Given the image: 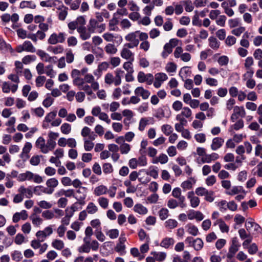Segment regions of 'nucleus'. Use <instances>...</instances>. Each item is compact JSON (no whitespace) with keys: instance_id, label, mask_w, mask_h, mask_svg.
Instances as JSON below:
<instances>
[{"instance_id":"423d86ee","label":"nucleus","mask_w":262,"mask_h":262,"mask_svg":"<svg viewBox=\"0 0 262 262\" xmlns=\"http://www.w3.org/2000/svg\"><path fill=\"white\" fill-rule=\"evenodd\" d=\"M126 241V238L125 236V234L122 233L114 248L115 251L119 253L121 255H123L126 253V246L125 245Z\"/></svg>"},{"instance_id":"a211bd4d","label":"nucleus","mask_w":262,"mask_h":262,"mask_svg":"<svg viewBox=\"0 0 262 262\" xmlns=\"http://www.w3.org/2000/svg\"><path fill=\"white\" fill-rule=\"evenodd\" d=\"M134 93L139 97H141L143 100L147 99L150 95V92L142 86H138L136 88Z\"/></svg>"},{"instance_id":"f8f14e48","label":"nucleus","mask_w":262,"mask_h":262,"mask_svg":"<svg viewBox=\"0 0 262 262\" xmlns=\"http://www.w3.org/2000/svg\"><path fill=\"white\" fill-rule=\"evenodd\" d=\"M187 216L189 220L195 219L197 222H200L204 219L205 216L200 211L190 210L187 212Z\"/></svg>"},{"instance_id":"4c0bfd02","label":"nucleus","mask_w":262,"mask_h":262,"mask_svg":"<svg viewBox=\"0 0 262 262\" xmlns=\"http://www.w3.org/2000/svg\"><path fill=\"white\" fill-rule=\"evenodd\" d=\"M150 254L155 257L156 261L159 262L164 261L167 256L166 253L164 252L152 251Z\"/></svg>"},{"instance_id":"bb28decb","label":"nucleus","mask_w":262,"mask_h":262,"mask_svg":"<svg viewBox=\"0 0 262 262\" xmlns=\"http://www.w3.org/2000/svg\"><path fill=\"white\" fill-rule=\"evenodd\" d=\"M32 148V145L30 142H26L23 148L22 152L21 153V157L25 160L28 159L30 157L29 154Z\"/></svg>"},{"instance_id":"4d7b16f0","label":"nucleus","mask_w":262,"mask_h":262,"mask_svg":"<svg viewBox=\"0 0 262 262\" xmlns=\"http://www.w3.org/2000/svg\"><path fill=\"white\" fill-rule=\"evenodd\" d=\"M150 118L147 117L142 118L139 121L138 129L143 132L145 127L149 124Z\"/></svg>"},{"instance_id":"a19ab883","label":"nucleus","mask_w":262,"mask_h":262,"mask_svg":"<svg viewBox=\"0 0 262 262\" xmlns=\"http://www.w3.org/2000/svg\"><path fill=\"white\" fill-rule=\"evenodd\" d=\"M124 71L121 70L117 69L115 71V76H114V85L118 86L121 83V78L123 76Z\"/></svg>"},{"instance_id":"f03ea898","label":"nucleus","mask_w":262,"mask_h":262,"mask_svg":"<svg viewBox=\"0 0 262 262\" xmlns=\"http://www.w3.org/2000/svg\"><path fill=\"white\" fill-rule=\"evenodd\" d=\"M179 40L176 38L170 39L168 42L166 43L164 47L163 51L161 53V56L163 58H166L173 51V49L178 45Z\"/></svg>"},{"instance_id":"0eeeda50","label":"nucleus","mask_w":262,"mask_h":262,"mask_svg":"<svg viewBox=\"0 0 262 262\" xmlns=\"http://www.w3.org/2000/svg\"><path fill=\"white\" fill-rule=\"evenodd\" d=\"M137 80L140 83L145 82L148 85H151L154 82V77L152 74H145L142 71H140L137 75Z\"/></svg>"},{"instance_id":"cd10ccee","label":"nucleus","mask_w":262,"mask_h":262,"mask_svg":"<svg viewBox=\"0 0 262 262\" xmlns=\"http://www.w3.org/2000/svg\"><path fill=\"white\" fill-rule=\"evenodd\" d=\"M219 158V156L217 153L212 152L211 154H207L205 156L202 157L201 162L203 163H210L212 161H214Z\"/></svg>"},{"instance_id":"393cba45","label":"nucleus","mask_w":262,"mask_h":262,"mask_svg":"<svg viewBox=\"0 0 262 262\" xmlns=\"http://www.w3.org/2000/svg\"><path fill=\"white\" fill-rule=\"evenodd\" d=\"M81 135L84 138L88 137L90 140H94L97 137V135L87 126H85L82 129Z\"/></svg>"},{"instance_id":"4be33fe9","label":"nucleus","mask_w":262,"mask_h":262,"mask_svg":"<svg viewBox=\"0 0 262 262\" xmlns=\"http://www.w3.org/2000/svg\"><path fill=\"white\" fill-rule=\"evenodd\" d=\"M110 67V63L107 61H103L98 65L97 69L94 71L95 75L100 77L103 72L107 71Z\"/></svg>"},{"instance_id":"6ab92c4d","label":"nucleus","mask_w":262,"mask_h":262,"mask_svg":"<svg viewBox=\"0 0 262 262\" xmlns=\"http://www.w3.org/2000/svg\"><path fill=\"white\" fill-rule=\"evenodd\" d=\"M28 217V214L27 211L25 210H23L20 212L15 213L12 217L13 222L16 223H18L20 220L25 221Z\"/></svg>"},{"instance_id":"2f4dec72","label":"nucleus","mask_w":262,"mask_h":262,"mask_svg":"<svg viewBox=\"0 0 262 262\" xmlns=\"http://www.w3.org/2000/svg\"><path fill=\"white\" fill-rule=\"evenodd\" d=\"M108 188L104 185H100L95 188L93 194L97 196H100L107 193Z\"/></svg>"},{"instance_id":"69168bd1","label":"nucleus","mask_w":262,"mask_h":262,"mask_svg":"<svg viewBox=\"0 0 262 262\" xmlns=\"http://www.w3.org/2000/svg\"><path fill=\"white\" fill-rule=\"evenodd\" d=\"M138 236L140 241H145L147 243H149L150 238L149 235L143 229H141L138 232Z\"/></svg>"},{"instance_id":"412c9836","label":"nucleus","mask_w":262,"mask_h":262,"mask_svg":"<svg viewBox=\"0 0 262 262\" xmlns=\"http://www.w3.org/2000/svg\"><path fill=\"white\" fill-rule=\"evenodd\" d=\"M192 111L188 107H184L181 111V112L177 115L176 118H180L181 119H186L191 118Z\"/></svg>"},{"instance_id":"7c9ffc66","label":"nucleus","mask_w":262,"mask_h":262,"mask_svg":"<svg viewBox=\"0 0 262 262\" xmlns=\"http://www.w3.org/2000/svg\"><path fill=\"white\" fill-rule=\"evenodd\" d=\"M240 193L245 194V191L243 186H234L231 187L228 191H226V193L229 195H234Z\"/></svg>"},{"instance_id":"3c124183","label":"nucleus","mask_w":262,"mask_h":262,"mask_svg":"<svg viewBox=\"0 0 262 262\" xmlns=\"http://www.w3.org/2000/svg\"><path fill=\"white\" fill-rule=\"evenodd\" d=\"M98 207L93 203L89 202L86 206V211L88 214H94L98 211Z\"/></svg>"},{"instance_id":"774afa93","label":"nucleus","mask_w":262,"mask_h":262,"mask_svg":"<svg viewBox=\"0 0 262 262\" xmlns=\"http://www.w3.org/2000/svg\"><path fill=\"white\" fill-rule=\"evenodd\" d=\"M257 143L254 148V154L256 157H258L261 159V161L260 163H262V145L259 143V141H258Z\"/></svg>"},{"instance_id":"ea45409f","label":"nucleus","mask_w":262,"mask_h":262,"mask_svg":"<svg viewBox=\"0 0 262 262\" xmlns=\"http://www.w3.org/2000/svg\"><path fill=\"white\" fill-rule=\"evenodd\" d=\"M30 220L34 226L39 227L42 223L43 220L36 213L32 214L30 217Z\"/></svg>"},{"instance_id":"680f3d73","label":"nucleus","mask_w":262,"mask_h":262,"mask_svg":"<svg viewBox=\"0 0 262 262\" xmlns=\"http://www.w3.org/2000/svg\"><path fill=\"white\" fill-rule=\"evenodd\" d=\"M48 50L55 54H58L62 53L63 52L64 48L61 45H57L48 47Z\"/></svg>"},{"instance_id":"c03bdc74","label":"nucleus","mask_w":262,"mask_h":262,"mask_svg":"<svg viewBox=\"0 0 262 262\" xmlns=\"http://www.w3.org/2000/svg\"><path fill=\"white\" fill-rule=\"evenodd\" d=\"M176 119L179 122L175 124V129L178 132L181 133L184 129V126L187 125V121L186 119H181L180 118Z\"/></svg>"},{"instance_id":"c9c22d12","label":"nucleus","mask_w":262,"mask_h":262,"mask_svg":"<svg viewBox=\"0 0 262 262\" xmlns=\"http://www.w3.org/2000/svg\"><path fill=\"white\" fill-rule=\"evenodd\" d=\"M209 46L213 50L217 51L220 47V42L214 37L210 36L208 38Z\"/></svg>"},{"instance_id":"ddd939ff","label":"nucleus","mask_w":262,"mask_h":262,"mask_svg":"<svg viewBox=\"0 0 262 262\" xmlns=\"http://www.w3.org/2000/svg\"><path fill=\"white\" fill-rule=\"evenodd\" d=\"M148 38V34L146 33H141L140 35V40L142 41L140 45V49L143 50L144 52L148 51L150 45L147 40Z\"/></svg>"},{"instance_id":"f3484780","label":"nucleus","mask_w":262,"mask_h":262,"mask_svg":"<svg viewBox=\"0 0 262 262\" xmlns=\"http://www.w3.org/2000/svg\"><path fill=\"white\" fill-rule=\"evenodd\" d=\"M58 184L59 182L58 180L55 178H50L46 181V188L50 194H51L54 192L55 188L58 186Z\"/></svg>"},{"instance_id":"e433bc0d","label":"nucleus","mask_w":262,"mask_h":262,"mask_svg":"<svg viewBox=\"0 0 262 262\" xmlns=\"http://www.w3.org/2000/svg\"><path fill=\"white\" fill-rule=\"evenodd\" d=\"M168 161L167 156L164 154H160L158 157L152 159V163L157 164L160 163L162 164L166 163Z\"/></svg>"},{"instance_id":"473e14b6","label":"nucleus","mask_w":262,"mask_h":262,"mask_svg":"<svg viewBox=\"0 0 262 262\" xmlns=\"http://www.w3.org/2000/svg\"><path fill=\"white\" fill-rule=\"evenodd\" d=\"M175 243V241L172 237H166L163 238L160 244V246L165 249H168L172 247Z\"/></svg>"},{"instance_id":"8fccbe9b","label":"nucleus","mask_w":262,"mask_h":262,"mask_svg":"<svg viewBox=\"0 0 262 262\" xmlns=\"http://www.w3.org/2000/svg\"><path fill=\"white\" fill-rule=\"evenodd\" d=\"M105 233L111 239H116L119 236V231L117 229H106Z\"/></svg>"},{"instance_id":"603ef678","label":"nucleus","mask_w":262,"mask_h":262,"mask_svg":"<svg viewBox=\"0 0 262 262\" xmlns=\"http://www.w3.org/2000/svg\"><path fill=\"white\" fill-rule=\"evenodd\" d=\"M204 247V242L203 240L199 237L194 239L192 247L195 251H200Z\"/></svg>"},{"instance_id":"58836bf2","label":"nucleus","mask_w":262,"mask_h":262,"mask_svg":"<svg viewBox=\"0 0 262 262\" xmlns=\"http://www.w3.org/2000/svg\"><path fill=\"white\" fill-rule=\"evenodd\" d=\"M165 228L169 231L176 228L178 225V222L174 219H168L164 224Z\"/></svg>"},{"instance_id":"49530a36","label":"nucleus","mask_w":262,"mask_h":262,"mask_svg":"<svg viewBox=\"0 0 262 262\" xmlns=\"http://www.w3.org/2000/svg\"><path fill=\"white\" fill-rule=\"evenodd\" d=\"M33 191L36 195H40L42 193L50 194L48 190L46 187H44L42 185H38L33 188Z\"/></svg>"},{"instance_id":"bf43d9fd","label":"nucleus","mask_w":262,"mask_h":262,"mask_svg":"<svg viewBox=\"0 0 262 262\" xmlns=\"http://www.w3.org/2000/svg\"><path fill=\"white\" fill-rule=\"evenodd\" d=\"M15 73L19 76L23 75L24 65L19 61H16L14 63Z\"/></svg>"},{"instance_id":"37998d69","label":"nucleus","mask_w":262,"mask_h":262,"mask_svg":"<svg viewBox=\"0 0 262 262\" xmlns=\"http://www.w3.org/2000/svg\"><path fill=\"white\" fill-rule=\"evenodd\" d=\"M195 183V180L193 178L191 177L189 180L182 182L181 186L184 190H189L192 188V185Z\"/></svg>"},{"instance_id":"c85d7f7f","label":"nucleus","mask_w":262,"mask_h":262,"mask_svg":"<svg viewBox=\"0 0 262 262\" xmlns=\"http://www.w3.org/2000/svg\"><path fill=\"white\" fill-rule=\"evenodd\" d=\"M224 140L221 137H215L213 139L211 144V148L212 150H216L223 145Z\"/></svg>"},{"instance_id":"4468645a","label":"nucleus","mask_w":262,"mask_h":262,"mask_svg":"<svg viewBox=\"0 0 262 262\" xmlns=\"http://www.w3.org/2000/svg\"><path fill=\"white\" fill-rule=\"evenodd\" d=\"M167 205L168 208L172 209H175L178 207H180L181 208H184L187 206L186 202H183L182 203L178 200L177 201V200L173 198L169 199L168 200Z\"/></svg>"},{"instance_id":"5701e85b","label":"nucleus","mask_w":262,"mask_h":262,"mask_svg":"<svg viewBox=\"0 0 262 262\" xmlns=\"http://www.w3.org/2000/svg\"><path fill=\"white\" fill-rule=\"evenodd\" d=\"M18 192L21 193L24 198H31L33 196V191L31 186L25 187L24 186H20L18 189Z\"/></svg>"},{"instance_id":"a878e982","label":"nucleus","mask_w":262,"mask_h":262,"mask_svg":"<svg viewBox=\"0 0 262 262\" xmlns=\"http://www.w3.org/2000/svg\"><path fill=\"white\" fill-rule=\"evenodd\" d=\"M46 34L42 31L38 30L35 34H29L28 38L31 39L34 42H36L37 39L43 40L45 38Z\"/></svg>"},{"instance_id":"20e7f679","label":"nucleus","mask_w":262,"mask_h":262,"mask_svg":"<svg viewBox=\"0 0 262 262\" xmlns=\"http://www.w3.org/2000/svg\"><path fill=\"white\" fill-rule=\"evenodd\" d=\"M173 56L176 59L180 58L184 62H188L191 58V55L187 52L183 53V50L180 46H177L174 52Z\"/></svg>"},{"instance_id":"5fc2aeb1","label":"nucleus","mask_w":262,"mask_h":262,"mask_svg":"<svg viewBox=\"0 0 262 262\" xmlns=\"http://www.w3.org/2000/svg\"><path fill=\"white\" fill-rule=\"evenodd\" d=\"M36 60V56L34 55H27L25 56L21 59L23 64H29Z\"/></svg>"},{"instance_id":"2eb2a0df","label":"nucleus","mask_w":262,"mask_h":262,"mask_svg":"<svg viewBox=\"0 0 262 262\" xmlns=\"http://www.w3.org/2000/svg\"><path fill=\"white\" fill-rule=\"evenodd\" d=\"M187 198L189 199L190 202V206L192 208L198 207L200 204V198L195 195L193 191H189L187 194Z\"/></svg>"},{"instance_id":"1a4fd4ad","label":"nucleus","mask_w":262,"mask_h":262,"mask_svg":"<svg viewBox=\"0 0 262 262\" xmlns=\"http://www.w3.org/2000/svg\"><path fill=\"white\" fill-rule=\"evenodd\" d=\"M69 8L63 4L56 7V13L59 20L64 21L68 15Z\"/></svg>"},{"instance_id":"f257e3e1","label":"nucleus","mask_w":262,"mask_h":262,"mask_svg":"<svg viewBox=\"0 0 262 262\" xmlns=\"http://www.w3.org/2000/svg\"><path fill=\"white\" fill-rule=\"evenodd\" d=\"M143 33L140 31H136L128 33L125 36V40L128 42L125 44L127 45L128 47H131L133 48L137 47L139 44L138 38L140 39V34Z\"/></svg>"},{"instance_id":"de8ad7c7","label":"nucleus","mask_w":262,"mask_h":262,"mask_svg":"<svg viewBox=\"0 0 262 262\" xmlns=\"http://www.w3.org/2000/svg\"><path fill=\"white\" fill-rule=\"evenodd\" d=\"M99 205L103 209H106L108 207L109 200L104 196H100L97 199Z\"/></svg>"},{"instance_id":"72a5a7b5","label":"nucleus","mask_w":262,"mask_h":262,"mask_svg":"<svg viewBox=\"0 0 262 262\" xmlns=\"http://www.w3.org/2000/svg\"><path fill=\"white\" fill-rule=\"evenodd\" d=\"M133 210L136 213L142 215H145L148 212L147 208L140 203L136 204L134 206Z\"/></svg>"},{"instance_id":"b1692460","label":"nucleus","mask_w":262,"mask_h":262,"mask_svg":"<svg viewBox=\"0 0 262 262\" xmlns=\"http://www.w3.org/2000/svg\"><path fill=\"white\" fill-rule=\"evenodd\" d=\"M80 35V37L83 40H86L90 38L91 33L93 32H90L89 30V27L88 29L85 27H78L77 31Z\"/></svg>"},{"instance_id":"a18cd8bd","label":"nucleus","mask_w":262,"mask_h":262,"mask_svg":"<svg viewBox=\"0 0 262 262\" xmlns=\"http://www.w3.org/2000/svg\"><path fill=\"white\" fill-rule=\"evenodd\" d=\"M51 246L57 250H61L64 247V243L63 241L59 239H54L51 243Z\"/></svg>"},{"instance_id":"6e6552de","label":"nucleus","mask_w":262,"mask_h":262,"mask_svg":"<svg viewBox=\"0 0 262 262\" xmlns=\"http://www.w3.org/2000/svg\"><path fill=\"white\" fill-rule=\"evenodd\" d=\"M133 48L131 47H128L127 45L124 44L120 51L121 57L126 60L134 61L135 54L130 50V49Z\"/></svg>"},{"instance_id":"aec40b11","label":"nucleus","mask_w":262,"mask_h":262,"mask_svg":"<svg viewBox=\"0 0 262 262\" xmlns=\"http://www.w3.org/2000/svg\"><path fill=\"white\" fill-rule=\"evenodd\" d=\"M191 257L189 252L186 250L183 252L182 257L178 255L174 256L172 262H190Z\"/></svg>"},{"instance_id":"0e129e2a","label":"nucleus","mask_w":262,"mask_h":262,"mask_svg":"<svg viewBox=\"0 0 262 262\" xmlns=\"http://www.w3.org/2000/svg\"><path fill=\"white\" fill-rule=\"evenodd\" d=\"M103 172L105 174L112 173L114 171L113 165L110 163H104L102 164Z\"/></svg>"},{"instance_id":"39448f33","label":"nucleus","mask_w":262,"mask_h":262,"mask_svg":"<svg viewBox=\"0 0 262 262\" xmlns=\"http://www.w3.org/2000/svg\"><path fill=\"white\" fill-rule=\"evenodd\" d=\"M66 34L64 32L59 33H53L49 37L48 42L50 45H56L57 43H63L65 41Z\"/></svg>"},{"instance_id":"9b49d317","label":"nucleus","mask_w":262,"mask_h":262,"mask_svg":"<svg viewBox=\"0 0 262 262\" xmlns=\"http://www.w3.org/2000/svg\"><path fill=\"white\" fill-rule=\"evenodd\" d=\"M35 146L43 154L49 152L45 139L42 137H39L35 142Z\"/></svg>"},{"instance_id":"dca6fc26","label":"nucleus","mask_w":262,"mask_h":262,"mask_svg":"<svg viewBox=\"0 0 262 262\" xmlns=\"http://www.w3.org/2000/svg\"><path fill=\"white\" fill-rule=\"evenodd\" d=\"M168 78L167 75L164 73H158L155 75V79L154 82V86L156 88H159L162 83Z\"/></svg>"},{"instance_id":"c756f323","label":"nucleus","mask_w":262,"mask_h":262,"mask_svg":"<svg viewBox=\"0 0 262 262\" xmlns=\"http://www.w3.org/2000/svg\"><path fill=\"white\" fill-rule=\"evenodd\" d=\"M83 242V244L78 248V250L80 253H88L91 249L90 247V241L88 238L84 237Z\"/></svg>"},{"instance_id":"f704fd0d","label":"nucleus","mask_w":262,"mask_h":262,"mask_svg":"<svg viewBox=\"0 0 262 262\" xmlns=\"http://www.w3.org/2000/svg\"><path fill=\"white\" fill-rule=\"evenodd\" d=\"M172 196L176 199H177L179 201L182 203L183 202H186V199L185 196L182 195L181 190L179 187L174 188L172 191L171 193Z\"/></svg>"},{"instance_id":"7ed1b4c3","label":"nucleus","mask_w":262,"mask_h":262,"mask_svg":"<svg viewBox=\"0 0 262 262\" xmlns=\"http://www.w3.org/2000/svg\"><path fill=\"white\" fill-rule=\"evenodd\" d=\"M15 51L18 53L24 51L34 53L36 52V49L30 41L26 40L21 45L17 46Z\"/></svg>"},{"instance_id":"9d476101","label":"nucleus","mask_w":262,"mask_h":262,"mask_svg":"<svg viewBox=\"0 0 262 262\" xmlns=\"http://www.w3.org/2000/svg\"><path fill=\"white\" fill-rule=\"evenodd\" d=\"M18 85L17 84H12L10 81H5L2 83V92L4 93H9L11 92L15 93L18 89Z\"/></svg>"},{"instance_id":"13d9d810","label":"nucleus","mask_w":262,"mask_h":262,"mask_svg":"<svg viewBox=\"0 0 262 262\" xmlns=\"http://www.w3.org/2000/svg\"><path fill=\"white\" fill-rule=\"evenodd\" d=\"M104 50L107 54L114 55L117 52V49L114 44L108 43L104 47Z\"/></svg>"},{"instance_id":"09e8293b","label":"nucleus","mask_w":262,"mask_h":262,"mask_svg":"<svg viewBox=\"0 0 262 262\" xmlns=\"http://www.w3.org/2000/svg\"><path fill=\"white\" fill-rule=\"evenodd\" d=\"M130 254L134 257L137 258L138 260L140 261L145 257L144 255L142 254L140 250L137 248H132L130 250Z\"/></svg>"},{"instance_id":"338daca9","label":"nucleus","mask_w":262,"mask_h":262,"mask_svg":"<svg viewBox=\"0 0 262 262\" xmlns=\"http://www.w3.org/2000/svg\"><path fill=\"white\" fill-rule=\"evenodd\" d=\"M134 61L128 60L125 62L123 64V69L128 73H133L134 72L133 62Z\"/></svg>"},{"instance_id":"79ce46f5","label":"nucleus","mask_w":262,"mask_h":262,"mask_svg":"<svg viewBox=\"0 0 262 262\" xmlns=\"http://www.w3.org/2000/svg\"><path fill=\"white\" fill-rule=\"evenodd\" d=\"M187 232L193 236H196L199 233L198 227L191 223L187 224L186 226Z\"/></svg>"},{"instance_id":"e2e57ef3","label":"nucleus","mask_w":262,"mask_h":262,"mask_svg":"<svg viewBox=\"0 0 262 262\" xmlns=\"http://www.w3.org/2000/svg\"><path fill=\"white\" fill-rule=\"evenodd\" d=\"M119 21L116 17H113L109 21L108 29L110 31H117L118 28L117 25L118 24Z\"/></svg>"},{"instance_id":"864d4df0","label":"nucleus","mask_w":262,"mask_h":262,"mask_svg":"<svg viewBox=\"0 0 262 262\" xmlns=\"http://www.w3.org/2000/svg\"><path fill=\"white\" fill-rule=\"evenodd\" d=\"M19 8L21 9L27 8L35 9L36 5L32 1H23L20 3Z\"/></svg>"},{"instance_id":"052dcab7","label":"nucleus","mask_w":262,"mask_h":262,"mask_svg":"<svg viewBox=\"0 0 262 262\" xmlns=\"http://www.w3.org/2000/svg\"><path fill=\"white\" fill-rule=\"evenodd\" d=\"M233 113L238 117H245L246 112L243 106H235L233 109Z\"/></svg>"},{"instance_id":"6e6d98bb","label":"nucleus","mask_w":262,"mask_h":262,"mask_svg":"<svg viewBox=\"0 0 262 262\" xmlns=\"http://www.w3.org/2000/svg\"><path fill=\"white\" fill-rule=\"evenodd\" d=\"M99 25V22L94 18L90 19L88 27L89 30L93 33H94L97 30Z\"/></svg>"}]
</instances>
